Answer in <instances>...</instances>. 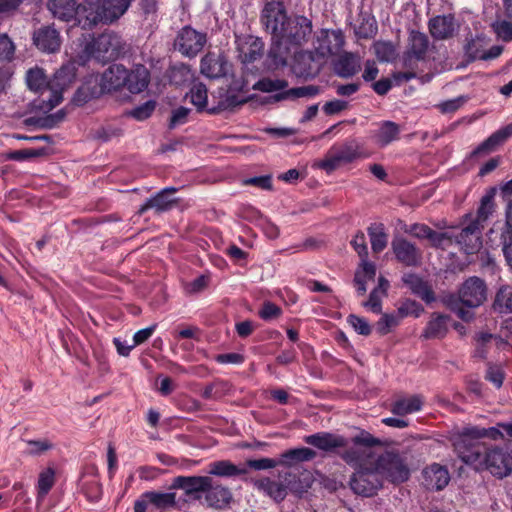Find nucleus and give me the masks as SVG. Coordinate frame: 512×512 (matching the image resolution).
Instances as JSON below:
<instances>
[{"label": "nucleus", "mask_w": 512, "mask_h": 512, "mask_svg": "<svg viewBox=\"0 0 512 512\" xmlns=\"http://www.w3.org/2000/svg\"><path fill=\"white\" fill-rule=\"evenodd\" d=\"M261 22L272 36L269 57L275 66L287 64L291 49L308 42L312 34V22L305 16H288L282 3L268 2L261 14Z\"/></svg>", "instance_id": "1"}, {"label": "nucleus", "mask_w": 512, "mask_h": 512, "mask_svg": "<svg viewBox=\"0 0 512 512\" xmlns=\"http://www.w3.org/2000/svg\"><path fill=\"white\" fill-rule=\"evenodd\" d=\"M345 38L341 30L321 29L313 42L314 51L300 52L295 56L294 70L301 76H310L320 68L319 60L338 54Z\"/></svg>", "instance_id": "2"}, {"label": "nucleus", "mask_w": 512, "mask_h": 512, "mask_svg": "<svg viewBox=\"0 0 512 512\" xmlns=\"http://www.w3.org/2000/svg\"><path fill=\"white\" fill-rule=\"evenodd\" d=\"M453 445L459 458L476 470H488L498 478L506 477L512 472V455L506 449L472 446L465 450L463 441L454 442Z\"/></svg>", "instance_id": "3"}, {"label": "nucleus", "mask_w": 512, "mask_h": 512, "mask_svg": "<svg viewBox=\"0 0 512 512\" xmlns=\"http://www.w3.org/2000/svg\"><path fill=\"white\" fill-rule=\"evenodd\" d=\"M352 445L340 452V457L351 467L358 469L374 464L376 459L372 448L381 445V440L365 430L351 439Z\"/></svg>", "instance_id": "4"}, {"label": "nucleus", "mask_w": 512, "mask_h": 512, "mask_svg": "<svg viewBox=\"0 0 512 512\" xmlns=\"http://www.w3.org/2000/svg\"><path fill=\"white\" fill-rule=\"evenodd\" d=\"M374 465L382 482L386 480L393 484H400L410 477L406 457L398 452L385 451L376 457Z\"/></svg>", "instance_id": "5"}, {"label": "nucleus", "mask_w": 512, "mask_h": 512, "mask_svg": "<svg viewBox=\"0 0 512 512\" xmlns=\"http://www.w3.org/2000/svg\"><path fill=\"white\" fill-rule=\"evenodd\" d=\"M122 50L121 38L115 33H103L93 39L85 48L89 57L106 62L118 57Z\"/></svg>", "instance_id": "6"}, {"label": "nucleus", "mask_w": 512, "mask_h": 512, "mask_svg": "<svg viewBox=\"0 0 512 512\" xmlns=\"http://www.w3.org/2000/svg\"><path fill=\"white\" fill-rule=\"evenodd\" d=\"M76 78V64L67 62L63 64L48 81V90L50 96L47 99V109L51 110L63 100L62 93L67 89Z\"/></svg>", "instance_id": "7"}, {"label": "nucleus", "mask_w": 512, "mask_h": 512, "mask_svg": "<svg viewBox=\"0 0 512 512\" xmlns=\"http://www.w3.org/2000/svg\"><path fill=\"white\" fill-rule=\"evenodd\" d=\"M383 486L382 479L374 464L356 469L350 479L354 493L370 497Z\"/></svg>", "instance_id": "8"}, {"label": "nucleus", "mask_w": 512, "mask_h": 512, "mask_svg": "<svg viewBox=\"0 0 512 512\" xmlns=\"http://www.w3.org/2000/svg\"><path fill=\"white\" fill-rule=\"evenodd\" d=\"M458 300L468 308L481 306L487 298V286L481 278L472 276L466 279L458 290Z\"/></svg>", "instance_id": "9"}, {"label": "nucleus", "mask_w": 512, "mask_h": 512, "mask_svg": "<svg viewBox=\"0 0 512 512\" xmlns=\"http://www.w3.org/2000/svg\"><path fill=\"white\" fill-rule=\"evenodd\" d=\"M296 475L293 473H286L283 481H274L270 478H261L254 480L255 488L269 496L276 502H281L287 496L288 491H297L294 486Z\"/></svg>", "instance_id": "10"}, {"label": "nucleus", "mask_w": 512, "mask_h": 512, "mask_svg": "<svg viewBox=\"0 0 512 512\" xmlns=\"http://www.w3.org/2000/svg\"><path fill=\"white\" fill-rule=\"evenodd\" d=\"M206 34L186 26L182 28L174 42V47L185 57H195L205 46Z\"/></svg>", "instance_id": "11"}, {"label": "nucleus", "mask_w": 512, "mask_h": 512, "mask_svg": "<svg viewBox=\"0 0 512 512\" xmlns=\"http://www.w3.org/2000/svg\"><path fill=\"white\" fill-rule=\"evenodd\" d=\"M230 64L223 53L208 52L200 62V72L209 79H218L226 76Z\"/></svg>", "instance_id": "12"}, {"label": "nucleus", "mask_w": 512, "mask_h": 512, "mask_svg": "<svg viewBox=\"0 0 512 512\" xmlns=\"http://www.w3.org/2000/svg\"><path fill=\"white\" fill-rule=\"evenodd\" d=\"M482 438H490L493 440H498L503 438V432L500 431L497 427L490 428H480V427H469L465 428L453 441L454 442H462L463 441V449L469 450L472 446H482L480 443L475 442Z\"/></svg>", "instance_id": "13"}, {"label": "nucleus", "mask_w": 512, "mask_h": 512, "mask_svg": "<svg viewBox=\"0 0 512 512\" xmlns=\"http://www.w3.org/2000/svg\"><path fill=\"white\" fill-rule=\"evenodd\" d=\"M430 42L424 33L411 31L409 35L408 49L404 55L405 68H412V60H424L429 50Z\"/></svg>", "instance_id": "14"}, {"label": "nucleus", "mask_w": 512, "mask_h": 512, "mask_svg": "<svg viewBox=\"0 0 512 512\" xmlns=\"http://www.w3.org/2000/svg\"><path fill=\"white\" fill-rule=\"evenodd\" d=\"M238 58L242 63L248 64L259 59L263 54V42L254 36H239L236 38Z\"/></svg>", "instance_id": "15"}, {"label": "nucleus", "mask_w": 512, "mask_h": 512, "mask_svg": "<svg viewBox=\"0 0 512 512\" xmlns=\"http://www.w3.org/2000/svg\"><path fill=\"white\" fill-rule=\"evenodd\" d=\"M35 46L45 53H55L61 47V36L52 26H43L33 33Z\"/></svg>", "instance_id": "16"}, {"label": "nucleus", "mask_w": 512, "mask_h": 512, "mask_svg": "<svg viewBox=\"0 0 512 512\" xmlns=\"http://www.w3.org/2000/svg\"><path fill=\"white\" fill-rule=\"evenodd\" d=\"M75 21L83 29H91L99 22H105L100 5L90 0L78 4Z\"/></svg>", "instance_id": "17"}, {"label": "nucleus", "mask_w": 512, "mask_h": 512, "mask_svg": "<svg viewBox=\"0 0 512 512\" xmlns=\"http://www.w3.org/2000/svg\"><path fill=\"white\" fill-rule=\"evenodd\" d=\"M477 223H469L456 236V242L467 254L476 253L482 246L481 230Z\"/></svg>", "instance_id": "18"}, {"label": "nucleus", "mask_w": 512, "mask_h": 512, "mask_svg": "<svg viewBox=\"0 0 512 512\" xmlns=\"http://www.w3.org/2000/svg\"><path fill=\"white\" fill-rule=\"evenodd\" d=\"M392 249L396 259L406 266H416L421 262V251L403 238L394 239Z\"/></svg>", "instance_id": "19"}, {"label": "nucleus", "mask_w": 512, "mask_h": 512, "mask_svg": "<svg viewBox=\"0 0 512 512\" xmlns=\"http://www.w3.org/2000/svg\"><path fill=\"white\" fill-rule=\"evenodd\" d=\"M126 68L121 64L109 66L101 76V88L103 91H117L125 87Z\"/></svg>", "instance_id": "20"}, {"label": "nucleus", "mask_w": 512, "mask_h": 512, "mask_svg": "<svg viewBox=\"0 0 512 512\" xmlns=\"http://www.w3.org/2000/svg\"><path fill=\"white\" fill-rule=\"evenodd\" d=\"M212 479L208 476H177L174 478L172 488L182 489L187 495L195 492H205L211 487Z\"/></svg>", "instance_id": "21"}, {"label": "nucleus", "mask_w": 512, "mask_h": 512, "mask_svg": "<svg viewBox=\"0 0 512 512\" xmlns=\"http://www.w3.org/2000/svg\"><path fill=\"white\" fill-rule=\"evenodd\" d=\"M424 485L431 490H442L450 481L447 468L432 464L423 470Z\"/></svg>", "instance_id": "22"}, {"label": "nucleus", "mask_w": 512, "mask_h": 512, "mask_svg": "<svg viewBox=\"0 0 512 512\" xmlns=\"http://www.w3.org/2000/svg\"><path fill=\"white\" fill-rule=\"evenodd\" d=\"M150 82V72L144 65H136L132 70L126 69L125 88L133 94L144 91Z\"/></svg>", "instance_id": "23"}, {"label": "nucleus", "mask_w": 512, "mask_h": 512, "mask_svg": "<svg viewBox=\"0 0 512 512\" xmlns=\"http://www.w3.org/2000/svg\"><path fill=\"white\" fill-rule=\"evenodd\" d=\"M305 442L323 451H332L336 448L346 447L344 437L327 432H319L305 437Z\"/></svg>", "instance_id": "24"}, {"label": "nucleus", "mask_w": 512, "mask_h": 512, "mask_svg": "<svg viewBox=\"0 0 512 512\" xmlns=\"http://www.w3.org/2000/svg\"><path fill=\"white\" fill-rule=\"evenodd\" d=\"M176 192V188L169 187L164 188L155 196L149 198L139 209V214H143L148 209H155L157 212H164L169 210L175 203L174 199L171 198Z\"/></svg>", "instance_id": "25"}, {"label": "nucleus", "mask_w": 512, "mask_h": 512, "mask_svg": "<svg viewBox=\"0 0 512 512\" xmlns=\"http://www.w3.org/2000/svg\"><path fill=\"white\" fill-rule=\"evenodd\" d=\"M401 129L399 125L393 121H383L379 124V128L375 131L373 139L379 147H385L399 139Z\"/></svg>", "instance_id": "26"}, {"label": "nucleus", "mask_w": 512, "mask_h": 512, "mask_svg": "<svg viewBox=\"0 0 512 512\" xmlns=\"http://www.w3.org/2000/svg\"><path fill=\"white\" fill-rule=\"evenodd\" d=\"M429 30L436 39H447L454 34L455 23L453 16H437L429 21Z\"/></svg>", "instance_id": "27"}, {"label": "nucleus", "mask_w": 512, "mask_h": 512, "mask_svg": "<svg viewBox=\"0 0 512 512\" xmlns=\"http://www.w3.org/2000/svg\"><path fill=\"white\" fill-rule=\"evenodd\" d=\"M360 68L358 57L353 53L345 52L334 62L335 73L343 78L355 75Z\"/></svg>", "instance_id": "28"}, {"label": "nucleus", "mask_w": 512, "mask_h": 512, "mask_svg": "<svg viewBox=\"0 0 512 512\" xmlns=\"http://www.w3.org/2000/svg\"><path fill=\"white\" fill-rule=\"evenodd\" d=\"M48 8L55 18L68 22L75 20L78 5L74 0H51Z\"/></svg>", "instance_id": "29"}, {"label": "nucleus", "mask_w": 512, "mask_h": 512, "mask_svg": "<svg viewBox=\"0 0 512 512\" xmlns=\"http://www.w3.org/2000/svg\"><path fill=\"white\" fill-rule=\"evenodd\" d=\"M512 136V122L505 127L497 130L491 134L484 142H482L474 151L473 154L489 153L497 146L501 145L509 137Z\"/></svg>", "instance_id": "30"}, {"label": "nucleus", "mask_w": 512, "mask_h": 512, "mask_svg": "<svg viewBox=\"0 0 512 512\" xmlns=\"http://www.w3.org/2000/svg\"><path fill=\"white\" fill-rule=\"evenodd\" d=\"M376 276V267L367 260H361L360 267L355 272L354 284L359 295H364L367 291V283L374 281Z\"/></svg>", "instance_id": "31"}, {"label": "nucleus", "mask_w": 512, "mask_h": 512, "mask_svg": "<svg viewBox=\"0 0 512 512\" xmlns=\"http://www.w3.org/2000/svg\"><path fill=\"white\" fill-rule=\"evenodd\" d=\"M495 188H491L480 200V205L477 209V214L471 223H477V226L483 228L484 223L495 212Z\"/></svg>", "instance_id": "32"}, {"label": "nucleus", "mask_w": 512, "mask_h": 512, "mask_svg": "<svg viewBox=\"0 0 512 512\" xmlns=\"http://www.w3.org/2000/svg\"><path fill=\"white\" fill-rule=\"evenodd\" d=\"M132 0H102L100 8L105 22H113L121 17L129 8Z\"/></svg>", "instance_id": "33"}, {"label": "nucleus", "mask_w": 512, "mask_h": 512, "mask_svg": "<svg viewBox=\"0 0 512 512\" xmlns=\"http://www.w3.org/2000/svg\"><path fill=\"white\" fill-rule=\"evenodd\" d=\"M403 282L425 302L430 303L434 301L433 291L417 275L412 273L406 274L403 276Z\"/></svg>", "instance_id": "34"}, {"label": "nucleus", "mask_w": 512, "mask_h": 512, "mask_svg": "<svg viewBox=\"0 0 512 512\" xmlns=\"http://www.w3.org/2000/svg\"><path fill=\"white\" fill-rule=\"evenodd\" d=\"M422 400L419 396L403 397L393 402L391 412L398 416H405L417 412L422 407Z\"/></svg>", "instance_id": "35"}, {"label": "nucleus", "mask_w": 512, "mask_h": 512, "mask_svg": "<svg viewBox=\"0 0 512 512\" xmlns=\"http://www.w3.org/2000/svg\"><path fill=\"white\" fill-rule=\"evenodd\" d=\"M206 501L211 507L222 508L231 500V493L228 488L217 485L212 486L206 491Z\"/></svg>", "instance_id": "36"}, {"label": "nucleus", "mask_w": 512, "mask_h": 512, "mask_svg": "<svg viewBox=\"0 0 512 512\" xmlns=\"http://www.w3.org/2000/svg\"><path fill=\"white\" fill-rule=\"evenodd\" d=\"M368 235L370 237L371 248L373 252L379 253L383 251L388 243V235L385 232L384 225L374 223L368 227Z\"/></svg>", "instance_id": "37"}, {"label": "nucleus", "mask_w": 512, "mask_h": 512, "mask_svg": "<svg viewBox=\"0 0 512 512\" xmlns=\"http://www.w3.org/2000/svg\"><path fill=\"white\" fill-rule=\"evenodd\" d=\"M447 333V317L436 315L428 322L422 336L426 339L442 338Z\"/></svg>", "instance_id": "38"}, {"label": "nucleus", "mask_w": 512, "mask_h": 512, "mask_svg": "<svg viewBox=\"0 0 512 512\" xmlns=\"http://www.w3.org/2000/svg\"><path fill=\"white\" fill-rule=\"evenodd\" d=\"M315 456V451L310 448L302 447L291 449L281 455V463L285 465H293L298 462L312 460Z\"/></svg>", "instance_id": "39"}, {"label": "nucleus", "mask_w": 512, "mask_h": 512, "mask_svg": "<svg viewBox=\"0 0 512 512\" xmlns=\"http://www.w3.org/2000/svg\"><path fill=\"white\" fill-rule=\"evenodd\" d=\"M209 473L212 475H216V476L231 477V476L246 474L247 469L238 468L236 465H234L230 461L222 460V461L212 462L210 464Z\"/></svg>", "instance_id": "40"}, {"label": "nucleus", "mask_w": 512, "mask_h": 512, "mask_svg": "<svg viewBox=\"0 0 512 512\" xmlns=\"http://www.w3.org/2000/svg\"><path fill=\"white\" fill-rule=\"evenodd\" d=\"M320 89L314 85H307L302 87H296L288 89L284 92H280L274 96L276 101H281L285 99H295L300 97H313L319 94Z\"/></svg>", "instance_id": "41"}, {"label": "nucleus", "mask_w": 512, "mask_h": 512, "mask_svg": "<svg viewBox=\"0 0 512 512\" xmlns=\"http://www.w3.org/2000/svg\"><path fill=\"white\" fill-rule=\"evenodd\" d=\"M186 97L198 111H203L207 107L208 91L203 83L193 84Z\"/></svg>", "instance_id": "42"}, {"label": "nucleus", "mask_w": 512, "mask_h": 512, "mask_svg": "<svg viewBox=\"0 0 512 512\" xmlns=\"http://www.w3.org/2000/svg\"><path fill=\"white\" fill-rule=\"evenodd\" d=\"M493 308L499 313H512V287L504 286L498 290Z\"/></svg>", "instance_id": "43"}, {"label": "nucleus", "mask_w": 512, "mask_h": 512, "mask_svg": "<svg viewBox=\"0 0 512 512\" xmlns=\"http://www.w3.org/2000/svg\"><path fill=\"white\" fill-rule=\"evenodd\" d=\"M26 82L29 89L35 92H40L46 89L48 90V81L43 69L41 68L35 67L28 70Z\"/></svg>", "instance_id": "44"}, {"label": "nucleus", "mask_w": 512, "mask_h": 512, "mask_svg": "<svg viewBox=\"0 0 512 512\" xmlns=\"http://www.w3.org/2000/svg\"><path fill=\"white\" fill-rule=\"evenodd\" d=\"M144 497L155 507L165 509L176 505V494L172 492H146Z\"/></svg>", "instance_id": "45"}, {"label": "nucleus", "mask_w": 512, "mask_h": 512, "mask_svg": "<svg viewBox=\"0 0 512 512\" xmlns=\"http://www.w3.org/2000/svg\"><path fill=\"white\" fill-rule=\"evenodd\" d=\"M55 483V471L53 468H47L43 470L38 477L37 483V498L43 500Z\"/></svg>", "instance_id": "46"}, {"label": "nucleus", "mask_w": 512, "mask_h": 512, "mask_svg": "<svg viewBox=\"0 0 512 512\" xmlns=\"http://www.w3.org/2000/svg\"><path fill=\"white\" fill-rule=\"evenodd\" d=\"M288 87V82L284 79H272V78H262L259 81H257L253 88L255 90L265 92V93H272V92H284L285 89Z\"/></svg>", "instance_id": "47"}, {"label": "nucleus", "mask_w": 512, "mask_h": 512, "mask_svg": "<svg viewBox=\"0 0 512 512\" xmlns=\"http://www.w3.org/2000/svg\"><path fill=\"white\" fill-rule=\"evenodd\" d=\"M486 45L487 43L485 41V38L482 36H477L471 39L465 45L466 56L472 61L482 60V57L484 56L485 53Z\"/></svg>", "instance_id": "48"}, {"label": "nucleus", "mask_w": 512, "mask_h": 512, "mask_svg": "<svg viewBox=\"0 0 512 512\" xmlns=\"http://www.w3.org/2000/svg\"><path fill=\"white\" fill-rule=\"evenodd\" d=\"M373 47L377 59L381 62H390L396 57L395 46L389 41H377Z\"/></svg>", "instance_id": "49"}, {"label": "nucleus", "mask_w": 512, "mask_h": 512, "mask_svg": "<svg viewBox=\"0 0 512 512\" xmlns=\"http://www.w3.org/2000/svg\"><path fill=\"white\" fill-rule=\"evenodd\" d=\"M335 153L342 163H350L359 156V148L354 141H350L335 147Z\"/></svg>", "instance_id": "50"}, {"label": "nucleus", "mask_w": 512, "mask_h": 512, "mask_svg": "<svg viewBox=\"0 0 512 512\" xmlns=\"http://www.w3.org/2000/svg\"><path fill=\"white\" fill-rule=\"evenodd\" d=\"M342 164L335 153V146H333L325 156V158L317 163V167L323 169L327 173H332Z\"/></svg>", "instance_id": "51"}, {"label": "nucleus", "mask_w": 512, "mask_h": 512, "mask_svg": "<svg viewBox=\"0 0 512 512\" xmlns=\"http://www.w3.org/2000/svg\"><path fill=\"white\" fill-rule=\"evenodd\" d=\"M46 154L45 148L40 149H23L11 151L7 154V158L14 161H24L29 158L40 157Z\"/></svg>", "instance_id": "52"}, {"label": "nucleus", "mask_w": 512, "mask_h": 512, "mask_svg": "<svg viewBox=\"0 0 512 512\" xmlns=\"http://www.w3.org/2000/svg\"><path fill=\"white\" fill-rule=\"evenodd\" d=\"M493 30L497 37L504 41H512V22L508 20H498L492 24Z\"/></svg>", "instance_id": "53"}, {"label": "nucleus", "mask_w": 512, "mask_h": 512, "mask_svg": "<svg viewBox=\"0 0 512 512\" xmlns=\"http://www.w3.org/2000/svg\"><path fill=\"white\" fill-rule=\"evenodd\" d=\"M15 52V45L7 34H0V61H10Z\"/></svg>", "instance_id": "54"}, {"label": "nucleus", "mask_w": 512, "mask_h": 512, "mask_svg": "<svg viewBox=\"0 0 512 512\" xmlns=\"http://www.w3.org/2000/svg\"><path fill=\"white\" fill-rule=\"evenodd\" d=\"M53 444L46 439L43 440H29L27 441L26 453L29 455H40L50 450Z\"/></svg>", "instance_id": "55"}, {"label": "nucleus", "mask_w": 512, "mask_h": 512, "mask_svg": "<svg viewBox=\"0 0 512 512\" xmlns=\"http://www.w3.org/2000/svg\"><path fill=\"white\" fill-rule=\"evenodd\" d=\"M347 322L354 328V330L361 335H369L371 333V326L363 317L356 315H349Z\"/></svg>", "instance_id": "56"}, {"label": "nucleus", "mask_w": 512, "mask_h": 512, "mask_svg": "<svg viewBox=\"0 0 512 512\" xmlns=\"http://www.w3.org/2000/svg\"><path fill=\"white\" fill-rule=\"evenodd\" d=\"M486 379L495 385V387L500 388L503 384L504 380V372L501 366L489 364L486 371Z\"/></svg>", "instance_id": "57"}, {"label": "nucleus", "mask_w": 512, "mask_h": 512, "mask_svg": "<svg viewBox=\"0 0 512 512\" xmlns=\"http://www.w3.org/2000/svg\"><path fill=\"white\" fill-rule=\"evenodd\" d=\"M156 103L152 100L147 101L131 111V115L137 120H145L153 113Z\"/></svg>", "instance_id": "58"}, {"label": "nucleus", "mask_w": 512, "mask_h": 512, "mask_svg": "<svg viewBox=\"0 0 512 512\" xmlns=\"http://www.w3.org/2000/svg\"><path fill=\"white\" fill-rule=\"evenodd\" d=\"M351 245L358 253L361 260H367L368 249L366 244V238L363 232H358L351 241Z\"/></svg>", "instance_id": "59"}, {"label": "nucleus", "mask_w": 512, "mask_h": 512, "mask_svg": "<svg viewBox=\"0 0 512 512\" xmlns=\"http://www.w3.org/2000/svg\"><path fill=\"white\" fill-rule=\"evenodd\" d=\"M383 296H385V294H381L379 289H373L369 295V299L363 303V306L378 314L381 312V299Z\"/></svg>", "instance_id": "60"}, {"label": "nucleus", "mask_w": 512, "mask_h": 512, "mask_svg": "<svg viewBox=\"0 0 512 512\" xmlns=\"http://www.w3.org/2000/svg\"><path fill=\"white\" fill-rule=\"evenodd\" d=\"M399 323V318L393 314H384L377 323L378 331L387 334L390 329Z\"/></svg>", "instance_id": "61"}, {"label": "nucleus", "mask_w": 512, "mask_h": 512, "mask_svg": "<svg viewBox=\"0 0 512 512\" xmlns=\"http://www.w3.org/2000/svg\"><path fill=\"white\" fill-rule=\"evenodd\" d=\"M247 466L254 470H267L275 468L278 465V462L271 458H261V459H250L246 462Z\"/></svg>", "instance_id": "62"}, {"label": "nucleus", "mask_w": 512, "mask_h": 512, "mask_svg": "<svg viewBox=\"0 0 512 512\" xmlns=\"http://www.w3.org/2000/svg\"><path fill=\"white\" fill-rule=\"evenodd\" d=\"M190 109L186 107H179L175 109L170 118L169 128L173 129L178 125L186 123Z\"/></svg>", "instance_id": "63"}, {"label": "nucleus", "mask_w": 512, "mask_h": 512, "mask_svg": "<svg viewBox=\"0 0 512 512\" xmlns=\"http://www.w3.org/2000/svg\"><path fill=\"white\" fill-rule=\"evenodd\" d=\"M347 107V101L334 99L324 104L323 111L326 115H335L345 110Z\"/></svg>", "instance_id": "64"}]
</instances>
